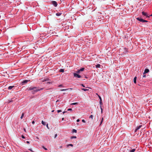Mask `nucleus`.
<instances>
[{"label": "nucleus", "instance_id": "1", "mask_svg": "<svg viewBox=\"0 0 152 152\" xmlns=\"http://www.w3.org/2000/svg\"><path fill=\"white\" fill-rule=\"evenodd\" d=\"M37 88V87H30L29 88L28 90H33V91L32 92H36L38 91H39L40 90H42L43 89V88H41L40 89H36Z\"/></svg>", "mask_w": 152, "mask_h": 152}, {"label": "nucleus", "instance_id": "2", "mask_svg": "<svg viewBox=\"0 0 152 152\" xmlns=\"http://www.w3.org/2000/svg\"><path fill=\"white\" fill-rule=\"evenodd\" d=\"M136 19L139 20V21H140V22H143V23H144V22H147V21L145 20H144L142 19V18H136Z\"/></svg>", "mask_w": 152, "mask_h": 152}, {"label": "nucleus", "instance_id": "3", "mask_svg": "<svg viewBox=\"0 0 152 152\" xmlns=\"http://www.w3.org/2000/svg\"><path fill=\"white\" fill-rule=\"evenodd\" d=\"M73 75L74 77L78 78H79L81 77V76L80 75L75 73H73Z\"/></svg>", "mask_w": 152, "mask_h": 152}, {"label": "nucleus", "instance_id": "4", "mask_svg": "<svg viewBox=\"0 0 152 152\" xmlns=\"http://www.w3.org/2000/svg\"><path fill=\"white\" fill-rule=\"evenodd\" d=\"M52 3L55 7H56L57 5V3L56 1H52Z\"/></svg>", "mask_w": 152, "mask_h": 152}, {"label": "nucleus", "instance_id": "5", "mask_svg": "<svg viewBox=\"0 0 152 152\" xmlns=\"http://www.w3.org/2000/svg\"><path fill=\"white\" fill-rule=\"evenodd\" d=\"M149 70L148 69H145V70L144 72L143 73V74L144 75V74H145L146 73H148V72H149Z\"/></svg>", "mask_w": 152, "mask_h": 152}, {"label": "nucleus", "instance_id": "6", "mask_svg": "<svg viewBox=\"0 0 152 152\" xmlns=\"http://www.w3.org/2000/svg\"><path fill=\"white\" fill-rule=\"evenodd\" d=\"M30 81V80H23L22 82V83L23 84H25L27 83L28 82Z\"/></svg>", "mask_w": 152, "mask_h": 152}, {"label": "nucleus", "instance_id": "7", "mask_svg": "<svg viewBox=\"0 0 152 152\" xmlns=\"http://www.w3.org/2000/svg\"><path fill=\"white\" fill-rule=\"evenodd\" d=\"M142 15L146 16L147 17H148V16L147 15L146 13L145 12H142Z\"/></svg>", "mask_w": 152, "mask_h": 152}, {"label": "nucleus", "instance_id": "8", "mask_svg": "<svg viewBox=\"0 0 152 152\" xmlns=\"http://www.w3.org/2000/svg\"><path fill=\"white\" fill-rule=\"evenodd\" d=\"M142 126V125H140L139 126H137L136 129H135V132H136L137 130L139 129Z\"/></svg>", "mask_w": 152, "mask_h": 152}, {"label": "nucleus", "instance_id": "9", "mask_svg": "<svg viewBox=\"0 0 152 152\" xmlns=\"http://www.w3.org/2000/svg\"><path fill=\"white\" fill-rule=\"evenodd\" d=\"M14 86H9L8 88V89L9 90H11L14 87Z\"/></svg>", "mask_w": 152, "mask_h": 152}, {"label": "nucleus", "instance_id": "10", "mask_svg": "<svg viewBox=\"0 0 152 152\" xmlns=\"http://www.w3.org/2000/svg\"><path fill=\"white\" fill-rule=\"evenodd\" d=\"M102 100H100V101H99V105H100V107H101V106H102Z\"/></svg>", "mask_w": 152, "mask_h": 152}, {"label": "nucleus", "instance_id": "11", "mask_svg": "<svg viewBox=\"0 0 152 152\" xmlns=\"http://www.w3.org/2000/svg\"><path fill=\"white\" fill-rule=\"evenodd\" d=\"M100 65L98 64L96 65V68H100Z\"/></svg>", "mask_w": 152, "mask_h": 152}, {"label": "nucleus", "instance_id": "12", "mask_svg": "<svg viewBox=\"0 0 152 152\" xmlns=\"http://www.w3.org/2000/svg\"><path fill=\"white\" fill-rule=\"evenodd\" d=\"M136 79L137 77H135L134 79V83H136Z\"/></svg>", "mask_w": 152, "mask_h": 152}, {"label": "nucleus", "instance_id": "13", "mask_svg": "<svg viewBox=\"0 0 152 152\" xmlns=\"http://www.w3.org/2000/svg\"><path fill=\"white\" fill-rule=\"evenodd\" d=\"M72 88H68V89H61V91H66V90H72Z\"/></svg>", "mask_w": 152, "mask_h": 152}, {"label": "nucleus", "instance_id": "14", "mask_svg": "<svg viewBox=\"0 0 152 152\" xmlns=\"http://www.w3.org/2000/svg\"><path fill=\"white\" fill-rule=\"evenodd\" d=\"M135 149H133L132 150H130L129 151V152H134L135 151Z\"/></svg>", "mask_w": 152, "mask_h": 152}, {"label": "nucleus", "instance_id": "15", "mask_svg": "<svg viewBox=\"0 0 152 152\" xmlns=\"http://www.w3.org/2000/svg\"><path fill=\"white\" fill-rule=\"evenodd\" d=\"M42 124L44 126L45 125H46L45 123L43 121H42Z\"/></svg>", "mask_w": 152, "mask_h": 152}, {"label": "nucleus", "instance_id": "16", "mask_svg": "<svg viewBox=\"0 0 152 152\" xmlns=\"http://www.w3.org/2000/svg\"><path fill=\"white\" fill-rule=\"evenodd\" d=\"M61 13H56V15L57 16H59L61 15Z\"/></svg>", "mask_w": 152, "mask_h": 152}, {"label": "nucleus", "instance_id": "17", "mask_svg": "<svg viewBox=\"0 0 152 152\" xmlns=\"http://www.w3.org/2000/svg\"><path fill=\"white\" fill-rule=\"evenodd\" d=\"M85 68H82L81 69H80V72H82V71H84V69Z\"/></svg>", "mask_w": 152, "mask_h": 152}, {"label": "nucleus", "instance_id": "18", "mask_svg": "<svg viewBox=\"0 0 152 152\" xmlns=\"http://www.w3.org/2000/svg\"><path fill=\"white\" fill-rule=\"evenodd\" d=\"M69 146H71L72 147H73V145H72V144H68L67 145V147H68Z\"/></svg>", "mask_w": 152, "mask_h": 152}, {"label": "nucleus", "instance_id": "19", "mask_svg": "<svg viewBox=\"0 0 152 152\" xmlns=\"http://www.w3.org/2000/svg\"><path fill=\"white\" fill-rule=\"evenodd\" d=\"M89 118H91V119H93V116L92 115H91L89 117Z\"/></svg>", "mask_w": 152, "mask_h": 152}, {"label": "nucleus", "instance_id": "20", "mask_svg": "<svg viewBox=\"0 0 152 152\" xmlns=\"http://www.w3.org/2000/svg\"><path fill=\"white\" fill-rule=\"evenodd\" d=\"M64 70L63 69H61L59 71L61 72H64Z\"/></svg>", "mask_w": 152, "mask_h": 152}, {"label": "nucleus", "instance_id": "21", "mask_svg": "<svg viewBox=\"0 0 152 152\" xmlns=\"http://www.w3.org/2000/svg\"><path fill=\"white\" fill-rule=\"evenodd\" d=\"M82 89L85 91H87L88 90V89H86L84 88H82Z\"/></svg>", "mask_w": 152, "mask_h": 152}, {"label": "nucleus", "instance_id": "22", "mask_svg": "<svg viewBox=\"0 0 152 152\" xmlns=\"http://www.w3.org/2000/svg\"><path fill=\"white\" fill-rule=\"evenodd\" d=\"M72 132H75V133H76L77 132V130L75 129H73V130H72Z\"/></svg>", "mask_w": 152, "mask_h": 152}, {"label": "nucleus", "instance_id": "23", "mask_svg": "<svg viewBox=\"0 0 152 152\" xmlns=\"http://www.w3.org/2000/svg\"><path fill=\"white\" fill-rule=\"evenodd\" d=\"M24 114L23 113L22 114V115H21V116L20 117V118L21 119H22L23 118V116H24Z\"/></svg>", "mask_w": 152, "mask_h": 152}, {"label": "nucleus", "instance_id": "24", "mask_svg": "<svg viewBox=\"0 0 152 152\" xmlns=\"http://www.w3.org/2000/svg\"><path fill=\"white\" fill-rule=\"evenodd\" d=\"M78 104V103L77 102H76V103H72L71 104H72V105H75V104Z\"/></svg>", "mask_w": 152, "mask_h": 152}, {"label": "nucleus", "instance_id": "25", "mask_svg": "<svg viewBox=\"0 0 152 152\" xmlns=\"http://www.w3.org/2000/svg\"><path fill=\"white\" fill-rule=\"evenodd\" d=\"M76 138V136H72V137H71V139Z\"/></svg>", "mask_w": 152, "mask_h": 152}, {"label": "nucleus", "instance_id": "26", "mask_svg": "<svg viewBox=\"0 0 152 152\" xmlns=\"http://www.w3.org/2000/svg\"><path fill=\"white\" fill-rule=\"evenodd\" d=\"M57 111L58 113H59L60 112H61L62 111L61 110H58Z\"/></svg>", "mask_w": 152, "mask_h": 152}, {"label": "nucleus", "instance_id": "27", "mask_svg": "<svg viewBox=\"0 0 152 152\" xmlns=\"http://www.w3.org/2000/svg\"><path fill=\"white\" fill-rule=\"evenodd\" d=\"M80 72V69L77 70V71L76 72L77 73H79Z\"/></svg>", "mask_w": 152, "mask_h": 152}, {"label": "nucleus", "instance_id": "28", "mask_svg": "<svg viewBox=\"0 0 152 152\" xmlns=\"http://www.w3.org/2000/svg\"><path fill=\"white\" fill-rule=\"evenodd\" d=\"M98 97H99V99H100V100H102V98H101L100 96H99L98 95Z\"/></svg>", "mask_w": 152, "mask_h": 152}, {"label": "nucleus", "instance_id": "29", "mask_svg": "<svg viewBox=\"0 0 152 152\" xmlns=\"http://www.w3.org/2000/svg\"><path fill=\"white\" fill-rule=\"evenodd\" d=\"M72 109L71 108H69L68 109V111H72Z\"/></svg>", "mask_w": 152, "mask_h": 152}, {"label": "nucleus", "instance_id": "30", "mask_svg": "<svg viewBox=\"0 0 152 152\" xmlns=\"http://www.w3.org/2000/svg\"><path fill=\"white\" fill-rule=\"evenodd\" d=\"M103 118H102V120L100 122V125L102 124V122H103Z\"/></svg>", "mask_w": 152, "mask_h": 152}, {"label": "nucleus", "instance_id": "31", "mask_svg": "<svg viewBox=\"0 0 152 152\" xmlns=\"http://www.w3.org/2000/svg\"><path fill=\"white\" fill-rule=\"evenodd\" d=\"M82 122H83V123H85V122H86V121H85V120H83H83H82Z\"/></svg>", "mask_w": 152, "mask_h": 152}, {"label": "nucleus", "instance_id": "32", "mask_svg": "<svg viewBox=\"0 0 152 152\" xmlns=\"http://www.w3.org/2000/svg\"><path fill=\"white\" fill-rule=\"evenodd\" d=\"M142 77H144V78H145V77H146V75H144H144L143 74V76H142Z\"/></svg>", "mask_w": 152, "mask_h": 152}, {"label": "nucleus", "instance_id": "33", "mask_svg": "<svg viewBox=\"0 0 152 152\" xmlns=\"http://www.w3.org/2000/svg\"><path fill=\"white\" fill-rule=\"evenodd\" d=\"M43 147V148H44L45 150H47V148H45L44 146H43V147Z\"/></svg>", "mask_w": 152, "mask_h": 152}, {"label": "nucleus", "instance_id": "34", "mask_svg": "<svg viewBox=\"0 0 152 152\" xmlns=\"http://www.w3.org/2000/svg\"><path fill=\"white\" fill-rule=\"evenodd\" d=\"M46 126H47V128H48V129H49V128L48 127V124H47L46 125Z\"/></svg>", "mask_w": 152, "mask_h": 152}, {"label": "nucleus", "instance_id": "35", "mask_svg": "<svg viewBox=\"0 0 152 152\" xmlns=\"http://www.w3.org/2000/svg\"><path fill=\"white\" fill-rule=\"evenodd\" d=\"M22 137L23 138V139H24V138H25V137H24L23 135H22Z\"/></svg>", "mask_w": 152, "mask_h": 152}, {"label": "nucleus", "instance_id": "36", "mask_svg": "<svg viewBox=\"0 0 152 152\" xmlns=\"http://www.w3.org/2000/svg\"><path fill=\"white\" fill-rule=\"evenodd\" d=\"M35 123V121H32V124H34Z\"/></svg>", "mask_w": 152, "mask_h": 152}, {"label": "nucleus", "instance_id": "37", "mask_svg": "<svg viewBox=\"0 0 152 152\" xmlns=\"http://www.w3.org/2000/svg\"><path fill=\"white\" fill-rule=\"evenodd\" d=\"M57 136V134H56L55 135V137H54V138H55Z\"/></svg>", "mask_w": 152, "mask_h": 152}, {"label": "nucleus", "instance_id": "38", "mask_svg": "<svg viewBox=\"0 0 152 152\" xmlns=\"http://www.w3.org/2000/svg\"><path fill=\"white\" fill-rule=\"evenodd\" d=\"M100 108H101V112H102V106H101V107H100Z\"/></svg>", "mask_w": 152, "mask_h": 152}, {"label": "nucleus", "instance_id": "39", "mask_svg": "<svg viewBox=\"0 0 152 152\" xmlns=\"http://www.w3.org/2000/svg\"><path fill=\"white\" fill-rule=\"evenodd\" d=\"M79 121H80V120H79V119H77V122H79Z\"/></svg>", "mask_w": 152, "mask_h": 152}, {"label": "nucleus", "instance_id": "40", "mask_svg": "<svg viewBox=\"0 0 152 152\" xmlns=\"http://www.w3.org/2000/svg\"><path fill=\"white\" fill-rule=\"evenodd\" d=\"M67 112L66 111H64L63 112V114H64V113H66Z\"/></svg>", "mask_w": 152, "mask_h": 152}, {"label": "nucleus", "instance_id": "41", "mask_svg": "<svg viewBox=\"0 0 152 152\" xmlns=\"http://www.w3.org/2000/svg\"><path fill=\"white\" fill-rule=\"evenodd\" d=\"M26 143H27L28 144H29V142L28 141H26Z\"/></svg>", "mask_w": 152, "mask_h": 152}, {"label": "nucleus", "instance_id": "42", "mask_svg": "<svg viewBox=\"0 0 152 152\" xmlns=\"http://www.w3.org/2000/svg\"><path fill=\"white\" fill-rule=\"evenodd\" d=\"M83 87H85V86H84V85L83 84H82L81 85Z\"/></svg>", "mask_w": 152, "mask_h": 152}, {"label": "nucleus", "instance_id": "43", "mask_svg": "<svg viewBox=\"0 0 152 152\" xmlns=\"http://www.w3.org/2000/svg\"><path fill=\"white\" fill-rule=\"evenodd\" d=\"M59 87H61V86H62V85H60L59 86Z\"/></svg>", "mask_w": 152, "mask_h": 152}, {"label": "nucleus", "instance_id": "44", "mask_svg": "<svg viewBox=\"0 0 152 152\" xmlns=\"http://www.w3.org/2000/svg\"><path fill=\"white\" fill-rule=\"evenodd\" d=\"M62 121H63L64 120V118H62Z\"/></svg>", "mask_w": 152, "mask_h": 152}, {"label": "nucleus", "instance_id": "45", "mask_svg": "<svg viewBox=\"0 0 152 152\" xmlns=\"http://www.w3.org/2000/svg\"><path fill=\"white\" fill-rule=\"evenodd\" d=\"M54 111V110H53L52 111V112H53Z\"/></svg>", "mask_w": 152, "mask_h": 152}, {"label": "nucleus", "instance_id": "46", "mask_svg": "<svg viewBox=\"0 0 152 152\" xmlns=\"http://www.w3.org/2000/svg\"><path fill=\"white\" fill-rule=\"evenodd\" d=\"M58 100H57V101H56V102H58Z\"/></svg>", "mask_w": 152, "mask_h": 152}, {"label": "nucleus", "instance_id": "47", "mask_svg": "<svg viewBox=\"0 0 152 152\" xmlns=\"http://www.w3.org/2000/svg\"><path fill=\"white\" fill-rule=\"evenodd\" d=\"M24 130L25 131H26V129H24Z\"/></svg>", "mask_w": 152, "mask_h": 152}, {"label": "nucleus", "instance_id": "48", "mask_svg": "<svg viewBox=\"0 0 152 152\" xmlns=\"http://www.w3.org/2000/svg\"><path fill=\"white\" fill-rule=\"evenodd\" d=\"M150 16H152V14L151 15H150Z\"/></svg>", "mask_w": 152, "mask_h": 152}]
</instances>
